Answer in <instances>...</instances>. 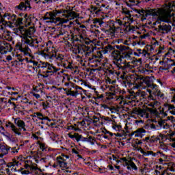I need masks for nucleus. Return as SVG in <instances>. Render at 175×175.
Returning a JSON list of instances; mask_svg holds the SVG:
<instances>
[{
	"label": "nucleus",
	"instance_id": "cd10ccee",
	"mask_svg": "<svg viewBox=\"0 0 175 175\" xmlns=\"http://www.w3.org/2000/svg\"><path fill=\"white\" fill-rule=\"evenodd\" d=\"M20 165H21V163L16 161L10 163V166H12L11 168V172H19L20 168H18V166Z\"/></svg>",
	"mask_w": 175,
	"mask_h": 175
},
{
	"label": "nucleus",
	"instance_id": "c03bdc74",
	"mask_svg": "<svg viewBox=\"0 0 175 175\" xmlns=\"http://www.w3.org/2000/svg\"><path fill=\"white\" fill-rule=\"evenodd\" d=\"M127 5L129 6H136V5H139V1L137 0H129Z\"/></svg>",
	"mask_w": 175,
	"mask_h": 175
},
{
	"label": "nucleus",
	"instance_id": "37998d69",
	"mask_svg": "<svg viewBox=\"0 0 175 175\" xmlns=\"http://www.w3.org/2000/svg\"><path fill=\"white\" fill-rule=\"evenodd\" d=\"M144 73H152V68L150 66L149 64H146L145 69L144 70Z\"/></svg>",
	"mask_w": 175,
	"mask_h": 175
},
{
	"label": "nucleus",
	"instance_id": "a878e982",
	"mask_svg": "<svg viewBox=\"0 0 175 175\" xmlns=\"http://www.w3.org/2000/svg\"><path fill=\"white\" fill-rule=\"evenodd\" d=\"M91 10H92V12H94L96 13V14H98L100 12H102L103 13V11L106 10V5L103 4L99 8L92 5L91 7Z\"/></svg>",
	"mask_w": 175,
	"mask_h": 175
},
{
	"label": "nucleus",
	"instance_id": "a211bd4d",
	"mask_svg": "<svg viewBox=\"0 0 175 175\" xmlns=\"http://www.w3.org/2000/svg\"><path fill=\"white\" fill-rule=\"evenodd\" d=\"M68 137H70V139H75V140H77V142H80V140H81V142H88V137H83V136L77 133H75L74 134H72V133H69L68 134Z\"/></svg>",
	"mask_w": 175,
	"mask_h": 175
},
{
	"label": "nucleus",
	"instance_id": "5701e85b",
	"mask_svg": "<svg viewBox=\"0 0 175 175\" xmlns=\"http://www.w3.org/2000/svg\"><path fill=\"white\" fill-rule=\"evenodd\" d=\"M122 14H124L126 18L129 20V23H133V17H132V14H131V11L128 10L126 8H124L121 11Z\"/></svg>",
	"mask_w": 175,
	"mask_h": 175
},
{
	"label": "nucleus",
	"instance_id": "9b49d317",
	"mask_svg": "<svg viewBox=\"0 0 175 175\" xmlns=\"http://www.w3.org/2000/svg\"><path fill=\"white\" fill-rule=\"evenodd\" d=\"M43 66L44 68H46L47 69L45 74L41 75V76L44 79L49 77V75H51V76H53V75H55L57 72H59V70H61L59 68H57L54 66V65L50 64V63H44Z\"/></svg>",
	"mask_w": 175,
	"mask_h": 175
},
{
	"label": "nucleus",
	"instance_id": "4468645a",
	"mask_svg": "<svg viewBox=\"0 0 175 175\" xmlns=\"http://www.w3.org/2000/svg\"><path fill=\"white\" fill-rule=\"evenodd\" d=\"M165 107H166L167 110L165 111V109H162L161 111V113L163 117H167L169 114H172V116H175V107L172 104H165Z\"/></svg>",
	"mask_w": 175,
	"mask_h": 175
},
{
	"label": "nucleus",
	"instance_id": "69168bd1",
	"mask_svg": "<svg viewBox=\"0 0 175 175\" xmlns=\"http://www.w3.org/2000/svg\"><path fill=\"white\" fill-rule=\"evenodd\" d=\"M96 56V58L98 59V58H102V57H103V55L102 54V51H98L96 52V54L95 55Z\"/></svg>",
	"mask_w": 175,
	"mask_h": 175
},
{
	"label": "nucleus",
	"instance_id": "13d9d810",
	"mask_svg": "<svg viewBox=\"0 0 175 175\" xmlns=\"http://www.w3.org/2000/svg\"><path fill=\"white\" fill-rule=\"evenodd\" d=\"M108 31L110 32L111 35H114L116 32V26H113V27L109 26Z\"/></svg>",
	"mask_w": 175,
	"mask_h": 175
},
{
	"label": "nucleus",
	"instance_id": "7ed1b4c3",
	"mask_svg": "<svg viewBox=\"0 0 175 175\" xmlns=\"http://www.w3.org/2000/svg\"><path fill=\"white\" fill-rule=\"evenodd\" d=\"M14 124L12 122H8L5 123V128L10 129V131L17 135L18 136H21V131L23 132H27V128L25 127V122L22 120L20 118H14Z\"/></svg>",
	"mask_w": 175,
	"mask_h": 175
},
{
	"label": "nucleus",
	"instance_id": "864d4df0",
	"mask_svg": "<svg viewBox=\"0 0 175 175\" xmlns=\"http://www.w3.org/2000/svg\"><path fill=\"white\" fill-rule=\"evenodd\" d=\"M33 2H35V3H40L41 2L42 3H49V2H51V0H32Z\"/></svg>",
	"mask_w": 175,
	"mask_h": 175
},
{
	"label": "nucleus",
	"instance_id": "4be33fe9",
	"mask_svg": "<svg viewBox=\"0 0 175 175\" xmlns=\"http://www.w3.org/2000/svg\"><path fill=\"white\" fill-rule=\"evenodd\" d=\"M21 38H22V42H24L25 44H28L29 46H31V47H33V39H32L31 36L21 34Z\"/></svg>",
	"mask_w": 175,
	"mask_h": 175
},
{
	"label": "nucleus",
	"instance_id": "412c9836",
	"mask_svg": "<svg viewBox=\"0 0 175 175\" xmlns=\"http://www.w3.org/2000/svg\"><path fill=\"white\" fill-rule=\"evenodd\" d=\"M112 128L116 132H121V133H117L116 136H119L121 137L122 136H125L126 133L125 131H122V126L120 124H113L112 125Z\"/></svg>",
	"mask_w": 175,
	"mask_h": 175
},
{
	"label": "nucleus",
	"instance_id": "a19ab883",
	"mask_svg": "<svg viewBox=\"0 0 175 175\" xmlns=\"http://www.w3.org/2000/svg\"><path fill=\"white\" fill-rule=\"evenodd\" d=\"M159 148L161 150H167V145L163 141H160L159 142Z\"/></svg>",
	"mask_w": 175,
	"mask_h": 175
},
{
	"label": "nucleus",
	"instance_id": "5fc2aeb1",
	"mask_svg": "<svg viewBox=\"0 0 175 175\" xmlns=\"http://www.w3.org/2000/svg\"><path fill=\"white\" fill-rule=\"evenodd\" d=\"M88 59L91 63L96 62V61H98V59L96 58V56H95V55H92V57H88Z\"/></svg>",
	"mask_w": 175,
	"mask_h": 175
},
{
	"label": "nucleus",
	"instance_id": "e2e57ef3",
	"mask_svg": "<svg viewBox=\"0 0 175 175\" xmlns=\"http://www.w3.org/2000/svg\"><path fill=\"white\" fill-rule=\"evenodd\" d=\"M167 170H170V172H175V166L173 165V163H170L168 165Z\"/></svg>",
	"mask_w": 175,
	"mask_h": 175
},
{
	"label": "nucleus",
	"instance_id": "c756f323",
	"mask_svg": "<svg viewBox=\"0 0 175 175\" xmlns=\"http://www.w3.org/2000/svg\"><path fill=\"white\" fill-rule=\"evenodd\" d=\"M10 31H3V33H0V37L3 39V40H8L10 41L12 40V37L10 36Z\"/></svg>",
	"mask_w": 175,
	"mask_h": 175
},
{
	"label": "nucleus",
	"instance_id": "0eeeda50",
	"mask_svg": "<svg viewBox=\"0 0 175 175\" xmlns=\"http://www.w3.org/2000/svg\"><path fill=\"white\" fill-rule=\"evenodd\" d=\"M57 63H59L61 66H63L65 69H70L73 70L75 69V66L72 62H69L65 56L61 53H57L56 56L55 57Z\"/></svg>",
	"mask_w": 175,
	"mask_h": 175
},
{
	"label": "nucleus",
	"instance_id": "49530a36",
	"mask_svg": "<svg viewBox=\"0 0 175 175\" xmlns=\"http://www.w3.org/2000/svg\"><path fill=\"white\" fill-rule=\"evenodd\" d=\"M79 42H81V43H84L85 40H87V36L84 34H79L78 38Z\"/></svg>",
	"mask_w": 175,
	"mask_h": 175
},
{
	"label": "nucleus",
	"instance_id": "c9c22d12",
	"mask_svg": "<svg viewBox=\"0 0 175 175\" xmlns=\"http://www.w3.org/2000/svg\"><path fill=\"white\" fill-rule=\"evenodd\" d=\"M142 154L143 155H145V157H147L148 155H152V157H158V152H154L152 151H144V150H141Z\"/></svg>",
	"mask_w": 175,
	"mask_h": 175
},
{
	"label": "nucleus",
	"instance_id": "b1692460",
	"mask_svg": "<svg viewBox=\"0 0 175 175\" xmlns=\"http://www.w3.org/2000/svg\"><path fill=\"white\" fill-rule=\"evenodd\" d=\"M135 55H137L138 57H146L148 58V57H150V53L146 51V49L142 50L138 49L135 52Z\"/></svg>",
	"mask_w": 175,
	"mask_h": 175
},
{
	"label": "nucleus",
	"instance_id": "4c0bfd02",
	"mask_svg": "<svg viewBox=\"0 0 175 175\" xmlns=\"http://www.w3.org/2000/svg\"><path fill=\"white\" fill-rule=\"evenodd\" d=\"M100 108L101 109H104V110H110V111H111L113 113V111H114V110H116V108L114 107H109V105H106V104H101L100 105Z\"/></svg>",
	"mask_w": 175,
	"mask_h": 175
},
{
	"label": "nucleus",
	"instance_id": "ddd939ff",
	"mask_svg": "<svg viewBox=\"0 0 175 175\" xmlns=\"http://www.w3.org/2000/svg\"><path fill=\"white\" fill-rule=\"evenodd\" d=\"M18 59L21 65H23V64H27V66H29L30 65V68H32L33 70H35V68H40V64L35 60H32V59L26 57L25 59L18 58Z\"/></svg>",
	"mask_w": 175,
	"mask_h": 175
},
{
	"label": "nucleus",
	"instance_id": "4d7b16f0",
	"mask_svg": "<svg viewBox=\"0 0 175 175\" xmlns=\"http://www.w3.org/2000/svg\"><path fill=\"white\" fill-rule=\"evenodd\" d=\"M159 137L162 140L161 142H165V140H167V135L165 134L160 133L159 135Z\"/></svg>",
	"mask_w": 175,
	"mask_h": 175
},
{
	"label": "nucleus",
	"instance_id": "bf43d9fd",
	"mask_svg": "<svg viewBox=\"0 0 175 175\" xmlns=\"http://www.w3.org/2000/svg\"><path fill=\"white\" fill-rule=\"evenodd\" d=\"M40 148L42 150V151H44L46 148H47V146H46V144L40 142L39 143Z\"/></svg>",
	"mask_w": 175,
	"mask_h": 175
},
{
	"label": "nucleus",
	"instance_id": "6e6552de",
	"mask_svg": "<svg viewBox=\"0 0 175 175\" xmlns=\"http://www.w3.org/2000/svg\"><path fill=\"white\" fill-rule=\"evenodd\" d=\"M148 112L154 114L155 113V109H152V108H147L146 109L134 108L131 111V114H137L139 117H142V118H149L150 113Z\"/></svg>",
	"mask_w": 175,
	"mask_h": 175
},
{
	"label": "nucleus",
	"instance_id": "f3484780",
	"mask_svg": "<svg viewBox=\"0 0 175 175\" xmlns=\"http://www.w3.org/2000/svg\"><path fill=\"white\" fill-rule=\"evenodd\" d=\"M38 165L36 163H33L31 160L25 161L24 167L26 170H30V172H33V170H37Z\"/></svg>",
	"mask_w": 175,
	"mask_h": 175
},
{
	"label": "nucleus",
	"instance_id": "774afa93",
	"mask_svg": "<svg viewBox=\"0 0 175 175\" xmlns=\"http://www.w3.org/2000/svg\"><path fill=\"white\" fill-rule=\"evenodd\" d=\"M33 96H34L36 99H40V93H36V92H32L31 93Z\"/></svg>",
	"mask_w": 175,
	"mask_h": 175
},
{
	"label": "nucleus",
	"instance_id": "2eb2a0df",
	"mask_svg": "<svg viewBox=\"0 0 175 175\" xmlns=\"http://www.w3.org/2000/svg\"><path fill=\"white\" fill-rule=\"evenodd\" d=\"M75 90H72V88H70L68 91H66L67 95H70V96H77V95H83V92H87L86 90H83V88H81L79 86L75 85L74 86Z\"/></svg>",
	"mask_w": 175,
	"mask_h": 175
},
{
	"label": "nucleus",
	"instance_id": "c85d7f7f",
	"mask_svg": "<svg viewBox=\"0 0 175 175\" xmlns=\"http://www.w3.org/2000/svg\"><path fill=\"white\" fill-rule=\"evenodd\" d=\"M143 133H146V130L143 128H139L133 133L135 137H143Z\"/></svg>",
	"mask_w": 175,
	"mask_h": 175
},
{
	"label": "nucleus",
	"instance_id": "1a4fd4ad",
	"mask_svg": "<svg viewBox=\"0 0 175 175\" xmlns=\"http://www.w3.org/2000/svg\"><path fill=\"white\" fill-rule=\"evenodd\" d=\"M120 159L122 161L123 166L126 167L128 172H133V170L134 172H137V165L133 162L135 158L130 157L126 159V157H122Z\"/></svg>",
	"mask_w": 175,
	"mask_h": 175
},
{
	"label": "nucleus",
	"instance_id": "473e14b6",
	"mask_svg": "<svg viewBox=\"0 0 175 175\" xmlns=\"http://www.w3.org/2000/svg\"><path fill=\"white\" fill-rule=\"evenodd\" d=\"M93 24L94 27H97V28H99V27H102V24H103V21H102L101 18H96L93 20Z\"/></svg>",
	"mask_w": 175,
	"mask_h": 175
},
{
	"label": "nucleus",
	"instance_id": "09e8293b",
	"mask_svg": "<svg viewBox=\"0 0 175 175\" xmlns=\"http://www.w3.org/2000/svg\"><path fill=\"white\" fill-rule=\"evenodd\" d=\"M19 172H21L22 174H29V173H32L31 170H24L23 167L19 168Z\"/></svg>",
	"mask_w": 175,
	"mask_h": 175
},
{
	"label": "nucleus",
	"instance_id": "9d476101",
	"mask_svg": "<svg viewBox=\"0 0 175 175\" xmlns=\"http://www.w3.org/2000/svg\"><path fill=\"white\" fill-rule=\"evenodd\" d=\"M14 25H16V27H21V25L27 27V25H31V19L28 18V14H20L19 16H16L15 18Z\"/></svg>",
	"mask_w": 175,
	"mask_h": 175
},
{
	"label": "nucleus",
	"instance_id": "6e6d98bb",
	"mask_svg": "<svg viewBox=\"0 0 175 175\" xmlns=\"http://www.w3.org/2000/svg\"><path fill=\"white\" fill-rule=\"evenodd\" d=\"M109 61V59H107V58H104L103 59H100L99 61L100 62V65H101V66H106V64H107V62Z\"/></svg>",
	"mask_w": 175,
	"mask_h": 175
},
{
	"label": "nucleus",
	"instance_id": "2f4dec72",
	"mask_svg": "<svg viewBox=\"0 0 175 175\" xmlns=\"http://www.w3.org/2000/svg\"><path fill=\"white\" fill-rule=\"evenodd\" d=\"M9 152V149L5 146V145L0 146V157H3Z\"/></svg>",
	"mask_w": 175,
	"mask_h": 175
},
{
	"label": "nucleus",
	"instance_id": "052dcab7",
	"mask_svg": "<svg viewBox=\"0 0 175 175\" xmlns=\"http://www.w3.org/2000/svg\"><path fill=\"white\" fill-rule=\"evenodd\" d=\"M88 143H91V144H95V138L92 136L88 137Z\"/></svg>",
	"mask_w": 175,
	"mask_h": 175
},
{
	"label": "nucleus",
	"instance_id": "f03ea898",
	"mask_svg": "<svg viewBox=\"0 0 175 175\" xmlns=\"http://www.w3.org/2000/svg\"><path fill=\"white\" fill-rule=\"evenodd\" d=\"M77 17H79V14L76 12L66 10H55L46 12L44 16V20H50L51 23H54L57 25H62V24H66L69 20H75Z\"/></svg>",
	"mask_w": 175,
	"mask_h": 175
},
{
	"label": "nucleus",
	"instance_id": "39448f33",
	"mask_svg": "<svg viewBox=\"0 0 175 175\" xmlns=\"http://www.w3.org/2000/svg\"><path fill=\"white\" fill-rule=\"evenodd\" d=\"M145 83L146 84V87H148L146 91L149 92L150 98L152 97V94L156 96H159V98H163L164 94L163 93L161 92L159 89H158V85L152 83V82H150V80H146Z\"/></svg>",
	"mask_w": 175,
	"mask_h": 175
},
{
	"label": "nucleus",
	"instance_id": "72a5a7b5",
	"mask_svg": "<svg viewBox=\"0 0 175 175\" xmlns=\"http://www.w3.org/2000/svg\"><path fill=\"white\" fill-rule=\"evenodd\" d=\"M158 124L161 129H169L170 128V126L165 120L159 121Z\"/></svg>",
	"mask_w": 175,
	"mask_h": 175
},
{
	"label": "nucleus",
	"instance_id": "79ce46f5",
	"mask_svg": "<svg viewBox=\"0 0 175 175\" xmlns=\"http://www.w3.org/2000/svg\"><path fill=\"white\" fill-rule=\"evenodd\" d=\"M64 85H66V87H68V89H64V91H69V90H70V88H75V83H72V82H69V83H65Z\"/></svg>",
	"mask_w": 175,
	"mask_h": 175
},
{
	"label": "nucleus",
	"instance_id": "3c124183",
	"mask_svg": "<svg viewBox=\"0 0 175 175\" xmlns=\"http://www.w3.org/2000/svg\"><path fill=\"white\" fill-rule=\"evenodd\" d=\"M2 25H0V33H2L3 32H5L6 30V23L5 22H2Z\"/></svg>",
	"mask_w": 175,
	"mask_h": 175
},
{
	"label": "nucleus",
	"instance_id": "8fccbe9b",
	"mask_svg": "<svg viewBox=\"0 0 175 175\" xmlns=\"http://www.w3.org/2000/svg\"><path fill=\"white\" fill-rule=\"evenodd\" d=\"M157 157H160V158L163 159L164 161H166L167 159V157L166 154H163V152L161 151H157Z\"/></svg>",
	"mask_w": 175,
	"mask_h": 175
},
{
	"label": "nucleus",
	"instance_id": "bb28decb",
	"mask_svg": "<svg viewBox=\"0 0 175 175\" xmlns=\"http://www.w3.org/2000/svg\"><path fill=\"white\" fill-rule=\"evenodd\" d=\"M56 161L58 165L60 166V167H68V163L65 161V159H62L59 156L56 158Z\"/></svg>",
	"mask_w": 175,
	"mask_h": 175
},
{
	"label": "nucleus",
	"instance_id": "7c9ffc66",
	"mask_svg": "<svg viewBox=\"0 0 175 175\" xmlns=\"http://www.w3.org/2000/svg\"><path fill=\"white\" fill-rule=\"evenodd\" d=\"M75 31H77V32L81 35H85L87 32V27H85L84 25H81L79 27H77Z\"/></svg>",
	"mask_w": 175,
	"mask_h": 175
},
{
	"label": "nucleus",
	"instance_id": "423d86ee",
	"mask_svg": "<svg viewBox=\"0 0 175 175\" xmlns=\"http://www.w3.org/2000/svg\"><path fill=\"white\" fill-rule=\"evenodd\" d=\"M58 51L53 45H47L46 50L41 51L40 54L46 59H54L57 55Z\"/></svg>",
	"mask_w": 175,
	"mask_h": 175
},
{
	"label": "nucleus",
	"instance_id": "393cba45",
	"mask_svg": "<svg viewBox=\"0 0 175 175\" xmlns=\"http://www.w3.org/2000/svg\"><path fill=\"white\" fill-rule=\"evenodd\" d=\"M31 9V4L28 1H25V2H21L18 5L16 6V9L18 10H27V9Z\"/></svg>",
	"mask_w": 175,
	"mask_h": 175
},
{
	"label": "nucleus",
	"instance_id": "603ef678",
	"mask_svg": "<svg viewBox=\"0 0 175 175\" xmlns=\"http://www.w3.org/2000/svg\"><path fill=\"white\" fill-rule=\"evenodd\" d=\"M107 99H108V100L114 99V97L116 96V93L107 92Z\"/></svg>",
	"mask_w": 175,
	"mask_h": 175
},
{
	"label": "nucleus",
	"instance_id": "58836bf2",
	"mask_svg": "<svg viewBox=\"0 0 175 175\" xmlns=\"http://www.w3.org/2000/svg\"><path fill=\"white\" fill-rule=\"evenodd\" d=\"M36 116L37 118H38V120H40L41 121H43L44 120H49V118L40 112H36Z\"/></svg>",
	"mask_w": 175,
	"mask_h": 175
},
{
	"label": "nucleus",
	"instance_id": "f8f14e48",
	"mask_svg": "<svg viewBox=\"0 0 175 175\" xmlns=\"http://www.w3.org/2000/svg\"><path fill=\"white\" fill-rule=\"evenodd\" d=\"M16 18V16L15 14H5L3 17H1V23H5V25L12 27L14 24Z\"/></svg>",
	"mask_w": 175,
	"mask_h": 175
},
{
	"label": "nucleus",
	"instance_id": "dca6fc26",
	"mask_svg": "<svg viewBox=\"0 0 175 175\" xmlns=\"http://www.w3.org/2000/svg\"><path fill=\"white\" fill-rule=\"evenodd\" d=\"M35 27H29V29H25L23 26L18 28V32H20L21 35H25L26 36H30V35H33L35 33Z\"/></svg>",
	"mask_w": 175,
	"mask_h": 175
},
{
	"label": "nucleus",
	"instance_id": "0e129e2a",
	"mask_svg": "<svg viewBox=\"0 0 175 175\" xmlns=\"http://www.w3.org/2000/svg\"><path fill=\"white\" fill-rule=\"evenodd\" d=\"M167 55H170L175 57V50L170 49Z\"/></svg>",
	"mask_w": 175,
	"mask_h": 175
},
{
	"label": "nucleus",
	"instance_id": "a18cd8bd",
	"mask_svg": "<svg viewBox=\"0 0 175 175\" xmlns=\"http://www.w3.org/2000/svg\"><path fill=\"white\" fill-rule=\"evenodd\" d=\"M8 47L9 46V43L5 42V41H0V50L1 51H3V50H5V46Z\"/></svg>",
	"mask_w": 175,
	"mask_h": 175
},
{
	"label": "nucleus",
	"instance_id": "6ab92c4d",
	"mask_svg": "<svg viewBox=\"0 0 175 175\" xmlns=\"http://www.w3.org/2000/svg\"><path fill=\"white\" fill-rule=\"evenodd\" d=\"M170 31H172V26L169 23L158 26V31L161 32V33H169Z\"/></svg>",
	"mask_w": 175,
	"mask_h": 175
},
{
	"label": "nucleus",
	"instance_id": "de8ad7c7",
	"mask_svg": "<svg viewBox=\"0 0 175 175\" xmlns=\"http://www.w3.org/2000/svg\"><path fill=\"white\" fill-rule=\"evenodd\" d=\"M33 91H35L36 94H38L39 92L40 95H43V88H39L38 86H36L33 88Z\"/></svg>",
	"mask_w": 175,
	"mask_h": 175
},
{
	"label": "nucleus",
	"instance_id": "ea45409f",
	"mask_svg": "<svg viewBox=\"0 0 175 175\" xmlns=\"http://www.w3.org/2000/svg\"><path fill=\"white\" fill-rule=\"evenodd\" d=\"M0 133H1V135H3V136H5V137H10V133L6 131L5 127L3 126H0Z\"/></svg>",
	"mask_w": 175,
	"mask_h": 175
},
{
	"label": "nucleus",
	"instance_id": "f257e3e1",
	"mask_svg": "<svg viewBox=\"0 0 175 175\" xmlns=\"http://www.w3.org/2000/svg\"><path fill=\"white\" fill-rule=\"evenodd\" d=\"M103 51L105 54L111 53L112 64L118 69L126 70L128 69H133L135 66L136 61L132 59L133 53L129 46L125 45L113 46L111 44H108Z\"/></svg>",
	"mask_w": 175,
	"mask_h": 175
},
{
	"label": "nucleus",
	"instance_id": "aec40b11",
	"mask_svg": "<svg viewBox=\"0 0 175 175\" xmlns=\"http://www.w3.org/2000/svg\"><path fill=\"white\" fill-rule=\"evenodd\" d=\"M19 50L20 51H21V53H23L25 55H29V57H31L30 59L33 60L35 59V57L32 55V51H31V49H29V47H28L27 46L24 47L23 46H20Z\"/></svg>",
	"mask_w": 175,
	"mask_h": 175
},
{
	"label": "nucleus",
	"instance_id": "338daca9",
	"mask_svg": "<svg viewBox=\"0 0 175 175\" xmlns=\"http://www.w3.org/2000/svg\"><path fill=\"white\" fill-rule=\"evenodd\" d=\"M146 49L148 51V53L150 51L151 53V51H154V45H148L146 46Z\"/></svg>",
	"mask_w": 175,
	"mask_h": 175
},
{
	"label": "nucleus",
	"instance_id": "680f3d73",
	"mask_svg": "<svg viewBox=\"0 0 175 175\" xmlns=\"http://www.w3.org/2000/svg\"><path fill=\"white\" fill-rule=\"evenodd\" d=\"M124 23H122V21H121V19H116L115 21V25H119L120 27H121V25H123Z\"/></svg>",
	"mask_w": 175,
	"mask_h": 175
},
{
	"label": "nucleus",
	"instance_id": "20e7f679",
	"mask_svg": "<svg viewBox=\"0 0 175 175\" xmlns=\"http://www.w3.org/2000/svg\"><path fill=\"white\" fill-rule=\"evenodd\" d=\"M72 51L74 54H78L77 58L81 59V58H88L94 50L85 45H75L72 47Z\"/></svg>",
	"mask_w": 175,
	"mask_h": 175
},
{
	"label": "nucleus",
	"instance_id": "f704fd0d",
	"mask_svg": "<svg viewBox=\"0 0 175 175\" xmlns=\"http://www.w3.org/2000/svg\"><path fill=\"white\" fill-rule=\"evenodd\" d=\"M146 96H147V93H146V92H144V91H139L135 94L136 99L140 100L142 99V98H146Z\"/></svg>",
	"mask_w": 175,
	"mask_h": 175
},
{
	"label": "nucleus",
	"instance_id": "e433bc0d",
	"mask_svg": "<svg viewBox=\"0 0 175 175\" xmlns=\"http://www.w3.org/2000/svg\"><path fill=\"white\" fill-rule=\"evenodd\" d=\"M136 29H137V28H136V27L129 25V26L126 27L125 31L126 32H131V33H133V32H135V31H136Z\"/></svg>",
	"mask_w": 175,
	"mask_h": 175
}]
</instances>
